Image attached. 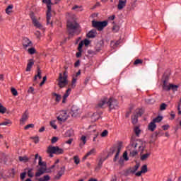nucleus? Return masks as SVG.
<instances>
[{"label":"nucleus","instance_id":"obj_1","mask_svg":"<svg viewBox=\"0 0 181 181\" xmlns=\"http://www.w3.org/2000/svg\"><path fill=\"white\" fill-rule=\"evenodd\" d=\"M37 159L38 161V165L40 168L37 169V172L35 173V177H40L42 175H45V173H49V171L47 170V164L46 162L42 161V156H39V153H36L35 155L31 154L28 157V162L30 163H33V165H36Z\"/></svg>","mask_w":181,"mask_h":181},{"label":"nucleus","instance_id":"obj_2","mask_svg":"<svg viewBox=\"0 0 181 181\" xmlns=\"http://www.w3.org/2000/svg\"><path fill=\"white\" fill-rule=\"evenodd\" d=\"M118 100L114 98H102L98 105L97 108H104L105 105L109 107V111H112V110H117L118 108Z\"/></svg>","mask_w":181,"mask_h":181},{"label":"nucleus","instance_id":"obj_3","mask_svg":"<svg viewBox=\"0 0 181 181\" xmlns=\"http://www.w3.org/2000/svg\"><path fill=\"white\" fill-rule=\"evenodd\" d=\"M66 28L69 35L74 36V35H78V28L80 24L76 21H68L66 23Z\"/></svg>","mask_w":181,"mask_h":181},{"label":"nucleus","instance_id":"obj_4","mask_svg":"<svg viewBox=\"0 0 181 181\" xmlns=\"http://www.w3.org/2000/svg\"><path fill=\"white\" fill-rule=\"evenodd\" d=\"M67 71H64L63 74H59L58 86L59 88H64L67 84H69V81L67 80Z\"/></svg>","mask_w":181,"mask_h":181},{"label":"nucleus","instance_id":"obj_5","mask_svg":"<svg viewBox=\"0 0 181 181\" xmlns=\"http://www.w3.org/2000/svg\"><path fill=\"white\" fill-rule=\"evenodd\" d=\"M43 4H47V13H46V16H47V25H52V22L50 23V19H52V0H42Z\"/></svg>","mask_w":181,"mask_h":181},{"label":"nucleus","instance_id":"obj_6","mask_svg":"<svg viewBox=\"0 0 181 181\" xmlns=\"http://www.w3.org/2000/svg\"><path fill=\"white\" fill-rule=\"evenodd\" d=\"M139 146V151H141V153H144V151H145V148H146V144L141 140H139V143L135 141H131L129 145V148H134V149H136Z\"/></svg>","mask_w":181,"mask_h":181},{"label":"nucleus","instance_id":"obj_7","mask_svg":"<svg viewBox=\"0 0 181 181\" xmlns=\"http://www.w3.org/2000/svg\"><path fill=\"white\" fill-rule=\"evenodd\" d=\"M92 26L93 28H95L99 32H101V30H104V28L108 26V21H96L93 20L92 21Z\"/></svg>","mask_w":181,"mask_h":181},{"label":"nucleus","instance_id":"obj_8","mask_svg":"<svg viewBox=\"0 0 181 181\" xmlns=\"http://www.w3.org/2000/svg\"><path fill=\"white\" fill-rule=\"evenodd\" d=\"M47 152V153H54V155H63L64 150L59 146H49Z\"/></svg>","mask_w":181,"mask_h":181},{"label":"nucleus","instance_id":"obj_9","mask_svg":"<svg viewBox=\"0 0 181 181\" xmlns=\"http://www.w3.org/2000/svg\"><path fill=\"white\" fill-rule=\"evenodd\" d=\"M30 18L33 22V25L37 28V29H42L43 28V25H42L37 19L36 18V16H35V13L31 12L30 13Z\"/></svg>","mask_w":181,"mask_h":181},{"label":"nucleus","instance_id":"obj_10","mask_svg":"<svg viewBox=\"0 0 181 181\" xmlns=\"http://www.w3.org/2000/svg\"><path fill=\"white\" fill-rule=\"evenodd\" d=\"M71 111V117H74V118H76V117H78V115L81 114V112L80 111V108H78V106L76 105H72Z\"/></svg>","mask_w":181,"mask_h":181},{"label":"nucleus","instance_id":"obj_11","mask_svg":"<svg viewBox=\"0 0 181 181\" xmlns=\"http://www.w3.org/2000/svg\"><path fill=\"white\" fill-rule=\"evenodd\" d=\"M33 46V43L32 42V41H30V40H29V38L25 37L23 39V47H24V49H26L29 47H32Z\"/></svg>","mask_w":181,"mask_h":181},{"label":"nucleus","instance_id":"obj_12","mask_svg":"<svg viewBox=\"0 0 181 181\" xmlns=\"http://www.w3.org/2000/svg\"><path fill=\"white\" fill-rule=\"evenodd\" d=\"M121 148H122V142L119 143L117 146V151L116 152L115 158H113V162H117V160H118V159L119 158V153L121 152Z\"/></svg>","mask_w":181,"mask_h":181},{"label":"nucleus","instance_id":"obj_13","mask_svg":"<svg viewBox=\"0 0 181 181\" xmlns=\"http://www.w3.org/2000/svg\"><path fill=\"white\" fill-rule=\"evenodd\" d=\"M146 172H148V165H144L141 166V170L135 173V176L139 177L142 176V173H146Z\"/></svg>","mask_w":181,"mask_h":181},{"label":"nucleus","instance_id":"obj_14","mask_svg":"<svg viewBox=\"0 0 181 181\" xmlns=\"http://www.w3.org/2000/svg\"><path fill=\"white\" fill-rule=\"evenodd\" d=\"M64 172H66V167L65 166L61 167L60 170L57 173V174L54 177V179H56L57 180H59V179H60V177H62V176L64 175Z\"/></svg>","mask_w":181,"mask_h":181},{"label":"nucleus","instance_id":"obj_15","mask_svg":"<svg viewBox=\"0 0 181 181\" xmlns=\"http://www.w3.org/2000/svg\"><path fill=\"white\" fill-rule=\"evenodd\" d=\"M86 36L88 37V39H94V37L97 36V30L92 29L86 34Z\"/></svg>","mask_w":181,"mask_h":181},{"label":"nucleus","instance_id":"obj_16","mask_svg":"<svg viewBox=\"0 0 181 181\" xmlns=\"http://www.w3.org/2000/svg\"><path fill=\"white\" fill-rule=\"evenodd\" d=\"M125 6H127V0H119L117 9H119V11H121V9H124Z\"/></svg>","mask_w":181,"mask_h":181},{"label":"nucleus","instance_id":"obj_17","mask_svg":"<svg viewBox=\"0 0 181 181\" xmlns=\"http://www.w3.org/2000/svg\"><path fill=\"white\" fill-rule=\"evenodd\" d=\"M35 64V61L33 59H30L28 60V63L27 64V67L25 69V71H30L32 70V67H33V65Z\"/></svg>","mask_w":181,"mask_h":181},{"label":"nucleus","instance_id":"obj_18","mask_svg":"<svg viewBox=\"0 0 181 181\" xmlns=\"http://www.w3.org/2000/svg\"><path fill=\"white\" fill-rule=\"evenodd\" d=\"M156 129V124L152 120L148 125V130L153 132Z\"/></svg>","mask_w":181,"mask_h":181},{"label":"nucleus","instance_id":"obj_19","mask_svg":"<svg viewBox=\"0 0 181 181\" xmlns=\"http://www.w3.org/2000/svg\"><path fill=\"white\" fill-rule=\"evenodd\" d=\"M29 118L28 111L26 110L22 115V117L20 119V123L23 124Z\"/></svg>","mask_w":181,"mask_h":181},{"label":"nucleus","instance_id":"obj_20","mask_svg":"<svg viewBox=\"0 0 181 181\" xmlns=\"http://www.w3.org/2000/svg\"><path fill=\"white\" fill-rule=\"evenodd\" d=\"M163 90L164 91H170V88H169V85H168V80H164L163 82Z\"/></svg>","mask_w":181,"mask_h":181},{"label":"nucleus","instance_id":"obj_21","mask_svg":"<svg viewBox=\"0 0 181 181\" xmlns=\"http://www.w3.org/2000/svg\"><path fill=\"white\" fill-rule=\"evenodd\" d=\"M18 160L20 162H23L24 163H28V162H29V157H28L27 156H19Z\"/></svg>","mask_w":181,"mask_h":181},{"label":"nucleus","instance_id":"obj_22","mask_svg":"<svg viewBox=\"0 0 181 181\" xmlns=\"http://www.w3.org/2000/svg\"><path fill=\"white\" fill-rule=\"evenodd\" d=\"M141 166V164L139 163H136V165L130 170V173H135L138 169H139V167Z\"/></svg>","mask_w":181,"mask_h":181},{"label":"nucleus","instance_id":"obj_23","mask_svg":"<svg viewBox=\"0 0 181 181\" xmlns=\"http://www.w3.org/2000/svg\"><path fill=\"white\" fill-rule=\"evenodd\" d=\"M52 97H56L55 98L56 103H60V101L62 100V95L57 94L56 93H52Z\"/></svg>","mask_w":181,"mask_h":181},{"label":"nucleus","instance_id":"obj_24","mask_svg":"<svg viewBox=\"0 0 181 181\" xmlns=\"http://www.w3.org/2000/svg\"><path fill=\"white\" fill-rule=\"evenodd\" d=\"M38 78L40 80L42 78V71H40V68L37 67V74L34 76L33 81H36Z\"/></svg>","mask_w":181,"mask_h":181},{"label":"nucleus","instance_id":"obj_25","mask_svg":"<svg viewBox=\"0 0 181 181\" xmlns=\"http://www.w3.org/2000/svg\"><path fill=\"white\" fill-rule=\"evenodd\" d=\"M64 115H59L57 117L58 121H61L62 122H64V121H66V119H67V117H66V115H67V114L66 112H64Z\"/></svg>","mask_w":181,"mask_h":181},{"label":"nucleus","instance_id":"obj_26","mask_svg":"<svg viewBox=\"0 0 181 181\" xmlns=\"http://www.w3.org/2000/svg\"><path fill=\"white\" fill-rule=\"evenodd\" d=\"M129 158H136L138 156V150H132L129 154Z\"/></svg>","mask_w":181,"mask_h":181},{"label":"nucleus","instance_id":"obj_27","mask_svg":"<svg viewBox=\"0 0 181 181\" xmlns=\"http://www.w3.org/2000/svg\"><path fill=\"white\" fill-rule=\"evenodd\" d=\"M94 153H95V148H92L89 152H88L84 157L83 158V159H86V158H88V156H91V155H94Z\"/></svg>","mask_w":181,"mask_h":181},{"label":"nucleus","instance_id":"obj_28","mask_svg":"<svg viewBox=\"0 0 181 181\" xmlns=\"http://www.w3.org/2000/svg\"><path fill=\"white\" fill-rule=\"evenodd\" d=\"M135 115L137 116L139 118V117H142V115H144V110L136 109Z\"/></svg>","mask_w":181,"mask_h":181},{"label":"nucleus","instance_id":"obj_29","mask_svg":"<svg viewBox=\"0 0 181 181\" xmlns=\"http://www.w3.org/2000/svg\"><path fill=\"white\" fill-rule=\"evenodd\" d=\"M138 118L139 117L135 115L132 116V124H133V125H136V124H138Z\"/></svg>","mask_w":181,"mask_h":181},{"label":"nucleus","instance_id":"obj_30","mask_svg":"<svg viewBox=\"0 0 181 181\" xmlns=\"http://www.w3.org/2000/svg\"><path fill=\"white\" fill-rule=\"evenodd\" d=\"M169 88H170V90H172L173 91H177V88H179V86L170 83Z\"/></svg>","mask_w":181,"mask_h":181},{"label":"nucleus","instance_id":"obj_31","mask_svg":"<svg viewBox=\"0 0 181 181\" xmlns=\"http://www.w3.org/2000/svg\"><path fill=\"white\" fill-rule=\"evenodd\" d=\"M163 119V117L158 116L156 118L153 119L152 121L154 122L155 124H156V122H160Z\"/></svg>","mask_w":181,"mask_h":181},{"label":"nucleus","instance_id":"obj_32","mask_svg":"<svg viewBox=\"0 0 181 181\" xmlns=\"http://www.w3.org/2000/svg\"><path fill=\"white\" fill-rule=\"evenodd\" d=\"M100 114L98 113H93L92 115V119H93L94 121H98V119H100Z\"/></svg>","mask_w":181,"mask_h":181},{"label":"nucleus","instance_id":"obj_33","mask_svg":"<svg viewBox=\"0 0 181 181\" xmlns=\"http://www.w3.org/2000/svg\"><path fill=\"white\" fill-rule=\"evenodd\" d=\"M149 156H151V153H147L146 154H144L141 156V160H146V159H148V158H149Z\"/></svg>","mask_w":181,"mask_h":181},{"label":"nucleus","instance_id":"obj_34","mask_svg":"<svg viewBox=\"0 0 181 181\" xmlns=\"http://www.w3.org/2000/svg\"><path fill=\"white\" fill-rule=\"evenodd\" d=\"M6 112V107L2 105V103H0V113L5 114Z\"/></svg>","mask_w":181,"mask_h":181},{"label":"nucleus","instance_id":"obj_35","mask_svg":"<svg viewBox=\"0 0 181 181\" xmlns=\"http://www.w3.org/2000/svg\"><path fill=\"white\" fill-rule=\"evenodd\" d=\"M28 177H33L35 176V173H33V169L30 168L28 171Z\"/></svg>","mask_w":181,"mask_h":181},{"label":"nucleus","instance_id":"obj_36","mask_svg":"<svg viewBox=\"0 0 181 181\" xmlns=\"http://www.w3.org/2000/svg\"><path fill=\"white\" fill-rule=\"evenodd\" d=\"M76 83H77V78L73 77L72 81H71V87L72 88H74V87H76Z\"/></svg>","mask_w":181,"mask_h":181},{"label":"nucleus","instance_id":"obj_37","mask_svg":"<svg viewBox=\"0 0 181 181\" xmlns=\"http://www.w3.org/2000/svg\"><path fill=\"white\" fill-rule=\"evenodd\" d=\"M10 9H13V5L10 4L6 8V13H7L8 15H9L11 13V11H9Z\"/></svg>","mask_w":181,"mask_h":181},{"label":"nucleus","instance_id":"obj_38","mask_svg":"<svg viewBox=\"0 0 181 181\" xmlns=\"http://www.w3.org/2000/svg\"><path fill=\"white\" fill-rule=\"evenodd\" d=\"M74 160L75 165H78V163H80V158H78V156H74Z\"/></svg>","mask_w":181,"mask_h":181},{"label":"nucleus","instance_id":"obj_39","mask_svg":"<svg viewBox=\"0 0 181 181\" xmlns=\"http://www.w3.org/2000/svg\"><path fill=\"white\" fill-rule=\"evenodd\" d=\"M2 125H12V122H11V120L8 119L7 121L6 122H3L1 123H0V127L2 126Z\"/></svg>","mask_w":181,"mask_h":181},{"label":"nucleus","instance_id":"obj_40","mask_svg":"<svg viewBox=\"0 0 181 181\" xmlns=\"http://www.w3.org/2000/svg\"><path fill=\"white\" fill-rule=\"evenodd\" d=\"M134 133L136 134V136H139V134H141V129H139L138 127H136L134 128Z\"/></svg>","mask_w":181,"mask_h":181},{"label":"nucleus","instance_id":"obj_41","mask_svg":"<svg viewBox=\"0 0 181 181\" xmlns=\"http://www.w3.org/2000/svg\"><path fill=\"white\" fill-rule=\"evenodd\" d=\"M119 31V27L118 25H115L112 27V32H114L115 33H117V32Z\"/></svg>","mask_w":181,"mask_h":181},{"label":"nucleus","instance_id":"obj_42","mask_svg":"<svg viewBox=\"0 0 181 181\" xmlns=\"http://www.w3.org/2000/svg\"><path fill=\"white\" fill-rule=\"evenodd\" d=\"M103 162H104V160H103V158H100L99 160V162L98 163V166L96 167V169H101V168L103 167Z\"/></svg>","mask_w":181,"mask_h":181},{"label":"nucleus","instance_id":"obj_43","mask_svg":"<svg viewBox=\"0 0 181 181\" xmlns=\"http://www.w3.org/2000/svg\"><path fill=\"white\" fill-rule=\"evenodd\" d=\"M71 92V88H69L66 90L63 97H65V98H67L70 95V93Z\"/></svg>","mask_w":181,"mask_h":181},{"label":"nucleus","instance_id":"obj_44","mask_svg":"<svg viewBox=\"0 0 181 181\" xmlns=\"http://www.w3.org/2000/svg\"><path fill=\"white\" fill-rule=\"evenodd\" d=\"M142 63H144V60L138 59L134 61V65L137 66V64H142Z\"/></svg>","mask_w":181,"mask_h":181},{"label":"nucleus","instance_id":"obj_45","mask_svg":"<svg viewBox=\"0 0 181 181\" xmlns=\"http://www.w3.org/2000/svg\"><path fill=\"white\" fill-rule=\"evenodd\" d=\"M28 53L29 54H35V53H36V49H35V47L28 49Z\"/></svg>","mask_w":181,"mask_h":181},{"label":"nucleus","instance_id":"obj_46","mask_svg":"<svg viewBox=\"0 0 181 181\" xmlns=\"http://www.w3.org/2000/svg\"><path fill=\"white\" fill-rule=\"evenodd\" d=\"M166 107H168V105H166V103H162L160 105V111H165V110H166Z\"/></svg>","mask_w":181,"mask_h":181},{"label":"nucleus","instance_id":"obj_47","mask_svg":"<svg viewBox=\"0 0 181 181\" xmlns=\"http://www.w3.org/2000/svg\"><path fill=\"white\" fill-rule=\"evenodd\" d=\"M81 141H82V142H83V144H82V145H86V143L87 142V136L83 135V136L81 137Z\"/></svg>","mask_w":181,"mask_h":181},{"label":"nucleus","instance_id":"obj_48","mask_svg":"<svg viewBox=\"0 0 181 181\" xmlns=\"http://www.w3.org/2000/svg\"><path fill=\"white\" fill-rule=\"evenodd\" d=\"M43 179H44V180H42V178H41V179L39 180V181H49V180H50V176H49V175H45V176L43 177Z\"/></svg>","mask_w":181,"mask_h":181},{"label":"nucleus","instance_id":"obj_49","mask_svg":"<svg viewBox=\"0 0 181 181\" xmlns=\"http://www.w3.org/2000/svg\"><path fill=\"white\" fill-rule=\"evenodd\" d=\"M117 151V148L115 147H112L110 150L109 155H114L115 153V151Z\"/></svg>","mask_w":181,"mask_h":181},{"label":"nucleus","instance_id":"obj_50","mask_svg":"<svg viewBox=\"0 0 181 181\" xmlns=\"http://www.w3.org/2000/svg\"><path fill=\"white\" fill-rule=\"evenodd\" d=\"M11 93L13 94V95L16 97V95H18V90H16L15 88H11Z\"/></svg>","mask_w":181,"mask_h":181},{"label":"nucleus","instance_id":"obj_51","mask_svg":"<svg viewBox=\"0 0 181 181\" xmlns=\"http://www.w3.org/2000/svg\"><path fill=\"white\" fill-rule=\"evenodd\" d=\"M83 46H84V42L81 41L78 46V50H83Z\"/></svg>","mask_w":181,"mask_h":181},{"label":"nucleus","instance_id":"obj_52","mask_svg":"<svg viewBox=\"0 0 181 181\" xmlns=\"http://www.w3.org/2000/svg\"><path fill=\"white\" fill-rule=\"evenodd\" d=\"M20 177L21 180H25V178L26 177V172L21 173Z\"/></svg>","mask_w":181,"mask_h":181},{"label":"nucleus","instance_id":"obj_53","mask_svg":"<svg viewBox=\"0 0 181 181\" xmlns=\"http://www.w3.org/2000/svg\"><path fill=\"white\" fill-rule=\"evenodd\" d=\"M123 158H124V160H126V161L129 160V158H128V153H127V151L124 152Z\"/></svg>","mask_w":181,"mask_h":181},{"label":"nucleus","instance_id":"obj_54","mask_svg":"<svg viewBox=\"0 0 181 181\" xmlns=\"http://www.w3.org/2000/svg\"><path fill=\"white\" fill-rule=\"evenodd\" d=\"M29 128H35V124H27V125L24 127V129H29Z\"/></svg>","mask_w":181,"mask_h":181},{"label":"nucleus","instance_id":"obj_55","mask_svg":"<svg viewBox=\"0 0 181 181\" xmlns=\"http://www.w3.org/2000/svg\"><path fill=\"white\" fill-rule=\"evenodd\" d=\"M95 51H96V52H100V51L101 50V49H102L101 44H98V45L95 46Z\"/></svg>","mask_w":181,"mask_h":181},{"label":"nucleus","instance_id":"obj_56","mask_svg":"<svg viewBox=\"0 0 181 181\" xmlns=\"http://www.w3.org/2000/svg\"><path fill=\"white\" fill-rule=\"evenodd\" d=\"M101 136L102 138H105V136H107V135H108V131L107 130H104L102 133H101Z\"/></svg>","mask_w":181,"mask_h":181},{"label":"nucleus","instance_id":"obj_57","mask_svg":"<svg viewBox=\"0 0 181 181\" xmlns=\"http://www.w3.org/2000/svg\"><path fill=\"white\" fill-rule=\"evenodd\" d=\"M59 141V137L54 136L52 137L51 142L52 144H56Z\"/></svg>","mask_w":181,"mask_h":181},{"label":"nucleus","instance_id":"obj_58","mask_svg":"<svg viewBox=\"0 0 181 181\" xmlns=\"http://www.w3.org/2000/svg\"><path fill=\"white\" fill-rule=\"evenodd\" d=\"M169 128H170V126L169 124H165L162 126V129H163V131H168Z\"/></svg>","mask_w":181,"mask_h":181},{"label":"nucleus","instance_id":"obj_59","mask_svg":"<svg viewBox=\"0 0 181 181\" xmlns=\"http://www.w3.org/2000/svg\"><path fill=\"white\" fill-rule=\"evenodd\" d=\"M82 42H83V45L87 47L88 46V45H90V41L88 39H85L83 40H82Z\"/></svg>","mask_w":181,"mask_h":181},{"label":"nucleus","instance_id":"obj_60","mask_svg":"<svg viewBox=\"0 0 181 181\" xmlns=\"http://www.w3.org/2000/svg\"><path fill=\"white\" fill-rule=\"evenodd\" d=\"M50 125L54 129H57V125H56L54 122H50Z\"/></svg>","mask_w":181,"mask_h":181},{"label":"nucleus","instance_id":"obj_61","mask_svg":"<svg viewBox=\"0 0 181 181\" xmlns=\"http://www.w3.org/2000/svg\"><path fill=\"white\" fill-rule=\"evenodd\" d=\"M160 134V133L159 132L156 131V132L152 134V136H153V138H157Z\"/></svg>","mask_w":181,"mask_h":181},{"label":"nucleus","instance_id":"obj_62","mask_svg":"<svg viewBox=\"0 0 181 181\" xmlns=\"http://www.w3.org/2000/svg\"><path fill=\"white\" fill-rule=\"evenodd\" d=\"M81 53H83V50H78V52H76V56L78 59L81 56Z\"/></svg>","mask_w":181,"mask_h":181},{"label":"nucleus","instance_id":"obj_63","mask_svg":"<svg viewBox=\"0 0 181 181\" xmlns=\"http://www.w3.org/2000/svg\"><path fill=\"white\" fill-rule=\"evenodd\" d=\"M118 162H119V165H121V166H122L124 165V158L121 157Z\"/></svg>","mask_w":181,"mask_h":181},{"label":"nucleus","instance_id":"obj_64","mask_svg":"<svg viewBox=\"0 0 181 181\" xmlns=\"http://www.w3.org/2000/svg\"><path fill=\"white\" fill-rule=\"evenodd\" d=\"M78 66H80V59L77 60V61L74 63V67H78Z\"/></svg>","mask_w":181,"mask_h":181}]
</instances>
